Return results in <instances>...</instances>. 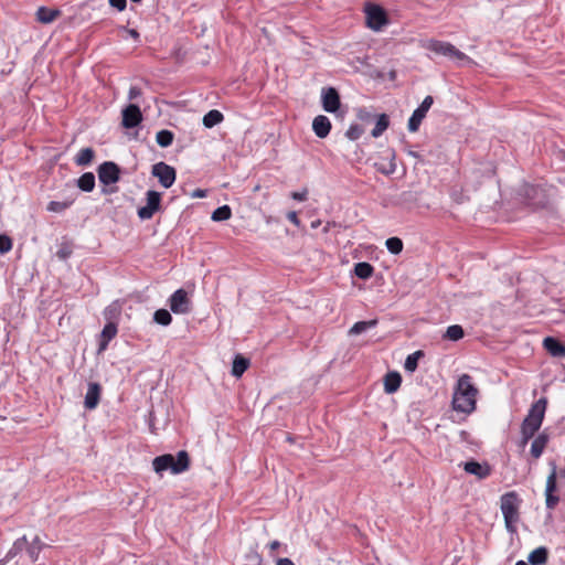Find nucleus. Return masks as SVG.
I'll return each mask as SVG.
<instances>
[{
	"mask_svg": "<svg viewBox=\"0 0 565 565\" xmlns=\"http://www.w3.org/2000/svg\"><path fill=\"white\" fill-rule=\"evenodd\" d=\"M477 395L478 388L475 386L472 377L469 374H462L454 391L452 408L456 412L471 414L476 409Z\"/></svg>",
	"mask_w": 565,
	"mask_h": 565,
	"instance_id": "f257e3e1",
	"label": "nucleus"
},
{
	"mask_svg": "<svg viewBox=\"0 0 565 565\" xmlns=\"http://www.w3.org/2000/svg\"><path fill=\"white\" fill-rule=\"evenodd\" d=\"M190 467V457L185 450H180L174 457L171 454H164L152 460V468L158 475L169 470L173 475L186 471Z\"/></svg>",
	"mask_w": 565,
	"mask_h": 565,
	"instance_id": "f03ea898",
	"label": "nucleus"
},
{
	"mask_svg": "<svg viewBox=\"0 0 565 565\" xmlns=\"http://www.w3.org/2000/svg\"><path fill=\"white\" fill-rule=\"evenodd\" d=\"M423 47L437 55H443L450 60L457 61V64L460 66L466 64H473L471 57L459 51L449 42L430 39L424 42Z\"/></svg>",
	"mask_w": 565,
	"mask_h": 565,
	"instance_id": "7ed1b4c3",
	"label": "nucleus"
},
{
	"mask_svg": "<svg viewBox=\"0 0 565 565\" xmlns=\"http://www.w3.org/2000/svg\"><path fill=\"white\" fill-rule=\"evenodd\" d=\"M500 502V508L504 518L505 526L508 531L514 532V524L519 521L520 499L516 492L511 491L501 495Z\"/></svg>",
	"mask_w": 565,
	"mask_h": 565,
	"instance_id": "20e7f679",
	"label": "nucleus"
},
{
	"mask_svg": "<svg viewBox=\"0 0 565 565\" xmlns=\"http://www.w3.org/2000/svg\"><path fill=\"white\" fill-rule=\"evenodd\" d=\"M546 405L547 401L545 397H542L537 399L534 404H532L521 426L537 431L542 426L546 411Z\"/></svg>",
	"mask_w": 565,
	"mask_h": 565,
	"instance_id": "39448f33",
	"label": "nucleus"
},
{
	"mask_svg": "<svg viewBox=\"0 0 565 565\" xmlns=\"http://www.w3.org/2000/svg\"><path fill=\"white\" fill-rule=\"evenodd\" d=\"M364 12L366 18V25L374 31H380L385 24L388 23L385 10L377 4H366Z\"/></svg>",
	"mask_w": 565,
	"mask_h": 565,
	"instance_id": "423d86ee",
	"label": "nucleus"
},
{
	"mask_svg": "<svg viewBox=\"0 0 565 565\" xmlns=\"http://www.w3.org/2000/svg\"><path fill=\"white\" fill-rule=\"evenodd\" d=\"M151 173L158 178L159 183L169 189L173 185L177 178L175 169L166 162H158L152 166Z\"/></svg>",
	"mask_w": 565,
	"mask_h": 565,
	"instance_id": "0eeeda50",
	"label": "nucleus"
},
{
	"mask_svg": "<svg viewBox=\"0 0 565 565\" xmlns=\"http://www.w3.org/2000/svg\"><path fill=\"white\" fill-rule=\"evenodd\" d=\"M147 204L138 209V216L141 220H150L156 212L159 211L161 204V194L157 191L149 190L146 193Z\"/></svg>",
	"mask_w": 565,
	"mask_h": 565,
	"instance_id": "6e6552de",
	"label": "nucleus"
},
{
	"mask_svg": "<svg viewBox=\"0 0 565 565\" xmlns=\"http://www.w3.org/2000/svg\"><path fill=\"white\" fill-rule=\"evenodd\" d=\"M98 179L100 183L110 185L119 181L120 169L113 161H105L98 167Z\"/></svg>",
	"mask_w": 565,
	"mask_h": 565,
	"instance_id": "1a4fd4ad",
	"label": "nucleus"
},
{
	"mask_svg": "<svg viewBox=\"0 0 565 565\" xmlns=\"http://www.w3.org/2000/svg\"><path fill=\"white\" fill-rule=\"evenodd\" d=\"M190 303L188 292L182 288L175 290L169 298V307L177 315L188 313Z\"/></svg>",
	"mask_w": 565,
	"mask_h": 565,
	"instance_id": "9d476101",
	"label": "nucleus"
},
{
	"mask_svg": "<svg viewBox=\"0 0 565 565\" xmlns=\"http://www.w3.org/2000/svg\"><path fill=\"white\" fill-rule=\"evenodd\" d=\"M556 479H557L556 466H555V463H552V471L547 477L546 488H545V503H546V508L550 510H553L559 501L558 495L554 494V492L556 491V487H557Z\"/></svg>",
	"mask_w": 565,
	"mask_h": 565,
	"instance_id": "9b49d317",
	"label": "nucleus"
},
{
	"mask_svg": "<svg viewBox=\"0 0 565 565\" xmlns=\"http://www.w3.org/2000/svg\"><path fill=\"white\" fill-rule=\"evenodd\" d=\"M520 195L531 206L541 205L544 201L543 190L539 185L524 183L520 189Z\"/></svg>",
	"mask_w": 565,
	"mask_h": 565,
	"instance_id": "f8f14e48",
	"label": "nucleus"
},
{
	"mask_svg": "<svg viewBox=\"0 0 565 565\" xmlns=\"http://www.w3.org/2000/svg\"><path fill=\"white\" fill-rule=\"evenodd\" d=\"M322 107L328 113H335L341 105L340 96L334 87H327L321 93Z\"/></svg>",
	"mask_w": 565,
	"mask_h": 565,
	"instance_id": "ddd939ff",
	"label": "nucleus"
},
{
	"mask_svg": "<svg viewBox=\"0 0 565 565\" xmlns=\"http://www.w3.org/2000/svg\"><path fill=\"white\" fill-rule=\"evenodd\" d=\"M141 120L142 115L139 106L130 104L122 110V126L125 128H135L141 122Z\"/></svg>",
	"mask_w": 565,
	"mask_h": 565,
	"instance_id": "4468645a",
	"label": "nucleus"
},
{
	"mask_svg": "<svg viewBox=\"0 0 565 565\" xmlns=\"http://www.w3.org/2000/svg\"><path fill=\"white\" fill-rule=\"evenodd\" d=\"M118 332L117 323L115 321H108L100 333L98 352H103L107 349L108 343L116 337Z\"/></svg>",
	"mask_w": 565,
	"mask_h": 565,
	"instance_id": "2eb2a0df",
	"label": "nucleus"
},
{
	"mask_svg": "<svg viewBox=\"0 0 565 565\" xmlns=\"http://www.w3.org/2000/svg\"><path fill=\"white\" fill-rule=\"evenodd\" d=\"M102 387L98 383L90 382L85 395L84 405L87 409L97 407L100 399Z\"/></svg>",
	"mask_w": 565,
	"mask_h": 565,
	"instance_id": "dca6fc26",
	"label": "nucleus"
},
{
	"mask_svg": "<svg viewBox=\"0 0 565 565\" xmlns=\"http://www.w3.org/2000/svg\"><path fill=\"white\" fill-rule=\"evenodd\" d=\"M463 470L467 473L473 475L479 479H486L491 473V468L487 463H480L475 460H470L463 463Z\"/></svg>",
	"mask_w": 565,
	"mask_h": 565,
	"instance_id": "f3484780",
	"label": "nucleus"
},
{
	"mask_svg": "<svg viewBox=\"0 0 565 565\" xmlns=\"http://www.w3.org/2000/svg\"><path fill=\"white\" fill-rule=\"evenodd\" d=\"M312 130L317 137L326 138L331 130L330 119L324 115H319L315 117L312 121Z\"/></svg>",
	"mask_w": 565,
	"mask_h": 565,
	"instance_id": "a211bd4d",
	"label": "nucleus"
},
{
	"mask_svg": "<svg viewBox=\"0 0 565 565\" xmlns=\"http://www.w3.org/2000/svg\"><path fill=\"white\" fill-rule=\"evenodd\" d=\"M548 440L550 437L545 431L539 434L534 438L531 445V455L533 458L539 459L542 456L546 445L548 444Z\"/></svg>",
	"mask_w": 565,
	"mask_h": 565,
	"instance_id": "6ab92c4d",
	"label": "nucleus"
},
{
	"mask_svg": "<svg viewBox=\"0 0 565 565\" xmlns=\"http://www.w3.org/2000/svg\"><path fill=\"white\" fill-rule=\"evenodd\" d=\"M402 383V376L397 372H390L384 377V391L387 394L395 393Z\"/></svg>",
	"mask_w": 565,
	"mask_h": 565,
	"instance_id": "aec40b11",
	"label": "nucleus"
},
{
	"mask_svg": "<svg viewBox=\"0 0 565 565\" xmlns=\"http://www.w3.org/2000/svg\"><path fill=\"white\" fill-rule=\"evenodd\" d=\"M548 559V550L540 546L533 550L527 556V563L531 565H545Z\"/></svg>",
	"mask_w": 565,
	"mask_h": 565,
	"instance_id": "412c9836",
	"label": "nucleus"
},
{
	"mask_svg": "<svg viewBox=\"0 0 565 565\" xmlns=\"http://www.w3.org/2000/svg\"><path fill=\"white\" fill-rule=\"evenodd\" d=\"M543 344L546 351L551 353L553 356L565 355V345H563L557 339L546 337L543 341Z\"/></svg>",
	"mask_w": 565,
	"mask_h": 565,
	"instance_id": "4be33fe9",
	"label": "nucleus"
},
{
	"mask_svg": "<svg viewBox=\"0 0 565 565\" xmlns=\"http://www.w3.org/2000/svg\"><path fill=\"white\" fill-rule=\"evenodd\" d=\"M35 15L39 22L49 24L52 23L60 15V10L40 7L36 10Z\"/></svg>",
	"mask_w": 565,
	"mask_h": 565,
	"instance_id": "5701e85b",
	"label": "nucleus"
},
{
	"mask_svg": "<svg viewBox=\"0 0 565 565\" xmlns=\"http://www.w3.org/2000/svg\"><path fill=\"white\" fill-rule=\"evenodd\" d=\"M249 364L250 362L247 358L241 354H236L233 360L232 375L235 377H241L244 374V372L248 369Z\"/></svg>",
	"mask_w": 565,
	"mask_h": 565,
	"instance_id": "b1692460",
	"label": "nucleus"
},
{
	"mask_svg": "<svg viewBox=\"0 0 565 565\" xmlns=\"http://www.w3.org/2000/svg\"><path fill=\"white\" fill-rule=\"evenodd\" d=\"M95 151L92 148H83L77 152L74 161L78 167H86L93 161Z\"/></svg>",
	"mask_w": 565,
	"mask_h": 565,
	"instance_id": "393cba45",
	"label": "nucleus"
},
{
	"mask_svg": "<svg viewBox=\"0 0 565 565\" xmlns=\"http://www.w3.org/2000/svg\"><path fill=\"white\" fill-rule=\"evenodd\" d=\"M224 119L223 114L217 109H212L207 111L203 117V125L206 128H212L218 124H221Z\"/></svg>",
	"mask_w": 565,
	"mask_h": 565,
	"instance_id": "a878e982",
	"label": "nucleus"
},
{
	"mask_svg": "<svg viewBox=\"0 0 565 565\" xmlns=\"http://www.w3.org/2000/svg\"><path fill=\"white\" fill-rule=\"evenodd\" d=\"M77 186L84 192H90L95 188V175L92 172H85L77 179Z\"/></svg>",
	"mask_w": 565,
	"mask_h": 565,
	"instance_id": "bb28decb",
	"label": "nucleus"
},
{
	"mask_svg": "<svg viewBox=\"0 0 565 565\" xmlns=\"http://www.w3.org/2000/svg\"><path fill=\"white\" fill-rule=\"evenodd\" d=\"M390 119L386 114H381L376 118L375 127L371 131L372 137L379 138L388 128Z\"/></svg>",
	"mask_w": 565,
	"mask_h": 565,
	"instance_id": "cd10ccee",
	"label": "nucleus"
},
{
	"mask_svg": "<svg viewBox=\"0 0 565 565\" xmlns=\"http://www.w3.org/2000/svg\"><path fill=\"white\" fill-rule=\"evenodd\" d=\"M376 324H377L376 319L369 320V321H358L351 327V329L349 330V334L356 335V334L363 333V332L376 327Z\"/></svg>",
	"mask_w": 565,
	"mask_h": 565,
	"instance_id": "c85d7f7f",
	"label": "nucleus"
},
{
	"mask_svg": "<svg viewBox=\"0 0 565 565\" xmlns=\"http://www.w3.org/2000/svg\"><path fill=\"white\" fill-rule=\"evenodd\" d=\"M44 547V544L41 542L39 536H35L31 543L26 545V553L32 562H36L40 555V552Z\"/></svg>",
	"mask_w": 565,
	"mask_h": 565,
	"instance_id": "c756f323",
	"label": "nucleus"
},
{
	"mask_svg": "<svg viewBox=\"0 0 565 565\" xmlns=\"http://www.w3.org/2000/svg\"><path fill=\"white\" fill-rule=\"evenodd\" d=\"M425 117H426V114L424 111L419 110L418 108H416L408 119V124H407L408 130L411 132H416L419 129L420 124Z\"/></svg>",
	"mask_w": 565,
	"mask_h": 565,
	"instance_id": "7c9ffc66",
	"label": "nucleus"
},
{
	"mask_svg": "<svg viewBox=\"0 0 565 565\" xmlns=\"http://www.w3.org/2000/svg\"><path fill=\"white\" fill-rule=\"evenodd\" d=\"M374 273V267L366 262L355 264L354 274L361 279H369Z\"/></svg>",
	"mask_w": 565,
	"mask_h": 565,
	"instance_id": "2f4dec72",
	"label": "nucleus"
},
{
	"mask_svg": "<svg viewBox=\"0 0 565 565\" xmlns=\"http://www.w3.org/2000/svg\"><path fill=\"white\" fill-rule=\"evenodd\" d=\"M173 139H174L173 132L168 129H162V130L158 131L156 135V141L162 148L170 147L173 142Z\"/></svg>",
	"mask_w": 565,
	"mask_h": 565,
	"instance_id": "473e14b6",
	"label": "nucleus"
},
{
	"mask_svg": "<svg viewBox=\"0 0 565 565\" xmlns=\"http://www.w3.org/2000/svg\"><path fill=\"white\" fill-rule=\"evenodd\" d=\"M424 356L423 351H415L414 353L409 354L404 363V369L406 372L413 373L416 371L418 366V361L420 358Z\"/></svg>",
	"mask_w": 565,
	"mask_h": 565,
	"instance_id": "72a5a7b5",
	"label": "nucleus"
},
{
	"mask_svg": "<svg viewBox=\"0 0 565 565\" xmlns=\"http://www.w3.org/2000/svg\"><path fill=\"white\" fill-rule=\"evenodd\" d=\"M232 216V210L228 205H222L213 211L211 218L214 222H223L230 220Z\"/></svg>",
	"mask_w": 565,
	"mask_h": 565,
	"instance_id": "f704fd0d",
	"label": "nucleus"
},
{
	"mask_svg": "<svg viewBox=\"0 0 565 565\" xmlns=\"http://www.w3.org/2000/svg\"><path fill=\"white\" fill-rule=\"evenodd\" d=\"M465 335L463 329L459 324L449 326L446 330L445 337L451 341H458Z\"/></svg>",
	"mask_w": 565,
	"mask_h": 565,
	"instance_id": "c9c22d12",
	"label": "nucleus"
},
{
	"mask_svg": "<svg viewBox=\"0 0 565 565\" xmlns=\"http://www.w3.org/2000/svg\"><path fill=\"white\" fill-rule=\"evenodd\" d=\"M153 320L161 326H169L172 321L171 313L167 309H158L153 315Z\"/></svg>",
	"mask_w": 565,
	"mask_h": 565,
	"instance_id": "e433bc0d",
	"label": "nucleus"
},
{
	"mask_svg": "<svg viewBox=\"0 0 565 565\" xmlns=\"http://www.w3.org/2000/svg\"><path fill=\"white\" fill-rule=\"evenodd\" d=\"M386 248L390 253L397 255L403 250V242L398 237H390L385 242Z\"/></svg>",
	"mask_w": 565,
	"mask_h": 565,
	"instance_id": "4c0bfd02",
	"label": "nucleus"
},
{
	"mask_svg": "<svg viewBox=\"0 0 565 565\" xmlns=\"http://www.w3.org/2000/svg\"><path fill=\"white\" fill-rule=\"evenodd\" d=\"M120 308L117 303H111L104 310V317L108 321H115V319L119 316Z\"/></svg>",
	"mask_w": 565,
	"mask_h": 565,
	"instance_id": "58836bf2",
	"label": "nucleus"
},
{
	"mask_svg": "<svg viewBox=\"0 0 565 565\" xmlns=\"http://www.w3.org/2000/svg\"><path fill=\"white\" fill-rule=\"evenodd\" d=\"M364 132V129L360 125H351L345 132V136L350 140H358Z\"/></svg>",
	"mask_w": 565,
	"mask_h": 565,
	"instance_id": "ea45409f",
	"label": "nucleus"
},
{
	"mask_svg": "<svg viewBox=\"0 0 565 565\" xmlns=\"http://www.w3.org/2000/svg\"><path fill=\"white\" fill-rule=\"evenodd\" d=\"M71 205V203L68 202H60V201H51L49 204H47V211L50 212H54V213H62L63 211H65L68 206Z\"/></svg>",
	"mask_w": 565,
	"mask_h": 565,
	"instance_id": "a19ab883",
	"label": "nucleus"
},
{
	"mask_svg": "<svg viewBox=\"0 0 565 565\" xmlns=\"http://www.w3.org/2000/svg\"><path fill=\"white\" fill-rule=\"evenodd\" d=\"M537 431L521 426V441L520 445L525 447L526 444L535 436Z\"/></svg>",
	"mask_w": 565,
	"mask_h": 565,
	"instance_id": "79ce46f5",
	"label": "nucleus"
},
{
	"mask_svg": "<svg viewBox=\"0 0 565 565\" xmlns=\"http://www.w3.org/2000/svg\"><path fill=\"white\" fill-rule=\"evenodd\" d=\"M12 248V241L8 235H0V254H6Z\"/></svg>",
	"mask_w": 565,
	"mask_h": 565,
	"instance_id": "37998d69",
	"label": "nucleus"
},
{
	"mask_svg": "<svg viewBox=\"0 0 565 565\" xmlns=\"http://www.w3.org/2000/svg\"><path fill=\"white\" fill-rule=\"evenodd\" d=\"M434 103V99L430 95L426 96L424 98V100L422 102V104L417 107L419 110L424 111L426 115L429 110V108L431 107Z\"/></svg>",
	"mask_w": 565,
	"mask_h": 565,
	"instance_id": "c03bdc74",
	"label": "nucleus"
},
{
	"mask_svg": "<svg viewBox=\"0 0 565 565\" xmlns=\"http://www.w3.org/2000/svg\"><path fill=\"white\" fill-rule=\"evenodd\" d=\"M375 167H376V170H377L379 172H381V173H383V174H385V175H390V174L394 173V172H395V170H396V164L393 162V160L391 161V163H390V167H388V168H386V167H382V166H380V164H375Z\"/></svg>",
	"mask_w": 565,
	"mask_h": 565,
	"instance_id": "a18cd8bd",
	"label": "nucleus"
},
{
	"mask_svg": "<svg viewBox=\"0 0 565 565\" xmlns=\"http://www.w3.org/2000/svg\"><path fill=\"white\" fill-rule=\"evenodd\" d=\"M291 199L303 202L308 199V190L302 189L301 191H296L290 193Z\"/></svg>",
	"mask_w": 565,
	"mask_h": 565,
	"instance_id": "49530a36",
	"label": "nucleus"
},
{
	"mask_svg": "<svg viewBox=\"0 0 565 565\" xmlns=\"http://www.w3.org/2000/svg\"><path fill=\"white\" fill-rule=\"evenodd\" d=\"M28 541L25 536L19 537L14 541L13 547L21 553L24 548L26 550Z\"/></svg>",
	"mask_w": 565,
	"mask_h": 565,
	"instance_id": "de8ad7c7",
	"label": "nucleus"
},
{
	"mask_svg": "<svg viewBox=\"0 0 565 565\" xmlns=\"http://www.w3.org/2000/svg\"><path fill=\"white\" fill-rule=\"evenodd\" d=\"M287 218H288L289 222H291L297 227H299L301 225V222H300L296 211L288 212L287 213Z\"/></svg>",
	"mask_w": 565,
	"mask_h": 565,
	"instance_id": "09e8293b",
	"label": "nucleus"
},
{
	"mask_svg": "<svg viewBox=\"0 0 565 565\" xmlns=\"http://www.w3.org/2000/svg\"><path fill=\"white\" fill-rule=\"evenodd\" d=\"M109 4L118 11H122L126 8L127 0H109Z\"/></svg>",
	"mask_w": 565,
	"mask_h": 565,
	"instance_id": "8fccbe9b",
	"label": "nucleus"
},
{
	"mask_svg": "<svg viewBox=\"0 0 565 565\" xmlns=\"http://www.w3.org/2000/svg\"><path fill=\"white\" fill-rule=\"evenodd\" d=\"M358 117L363 121H367L372 118V114L367 109L361 108L358 111Z\"/></svg>",
	"mask_w": 565,
	"mask_h": 565,
	"instance_id": "3c124183",
	"label": "nucleus"
},
{
	"mask_svg": "<svg viewBox=\"0 0 565 565\" xmlns=\"http://www.w3.org/2000/svg\"><path fill=\"white\" fill-rule=\"evenodd\" d=\"M141 95V89L137 86H131L128 92L129 99H136Z\"/></svg>",
	"mask_w": 565,
	"mask_h": 565,
	"instance_id": "603ef678",
	"label": "nucleus"
},
{
	"mask_svg": "<svg viewBox=\"0 0 565 565\" xmlns=\"http://www.w3.org/2000/svg\"><path fill=\"white\" fill-rule=\"evenodd\" d=\"M71 255V250L67 247H62L57 250V257L60 259H67Z\"/></svg>",
	"mask_w": 565,
	"mask_h": 565,
	"instance_id": "864d4df0",
	"label": "nucleus"
},
{
	"mask_svg": "<svg viewBox=\"0 0 565 565\" xmlns=\"http://www.w3.org/2000/svg\"><path fill=\"white\" fill-rule=\"evenodd\" d=\"M18 551L12 546L8 553L6 554V556L3 557V559H7V563L9 561H11L12 558H14L17 555H18Z\"/></svg>",
	"mask_w": 565,
	"mask_h": 565,
	"instance_id": "5fc2aeb1",
	"label": "nucleus"
},
{
	"mask_svg": "<svg viewBox=\"0 0 565 565\" xmlns=\"http://www.w3.org/2000/svg\"><path fill=\"white\" fill-rule=\"evenodd\" d=\"M191 196L192 198H199V199L205 198L206 196V190L196 189L195 191H193Z\"/></svg>",
	"mask_w": 565,
	"mask_h": 565,
	"instance_id": "6e6d98bb",
	"label": "nucleus"
},
{
	"mask_svg": "<svg viewBox=\"0 0 565 565\" xmlns=\"http://www.w3.org/2000/svg\"><path fill=\"white\" fill-rule=\"evenodd\" d=\"M280 542L275 540V541H271L269 544H268V547L270 550V552H275L276 550H278L280 547Z\"/></svg>",
	"mask_w": 565,
	"mask_h": 565,
	"instance_id": "4d7b16f0",
	"label": "nucleus"
},
{
	"mask_svg": "<svg viewBox=\"0 0 565 565\" xmlns=\"http://www.w3.org/2000/svg\"><path fill=\"white\" fill-rule=\"evenodd\" d=\"M276 565H295L290 558H278Z\"/></svg>",
	"mask_w": 565,
	"mask_h": 565,
	"instance_id": "13d9d810",
	"label": "nucleus"
},
{
	"mask_svg": "<svg viewBox=\"0 0 565 565\" xmlns=\"http://www.w3.org/2000/svg\"><path fill=\"white\" fill-rule=\"evenodd\" d=\"M128 33H129V35H130L132 39H135V40H139V36H140V35H139V33H138V31H137V30H135V29H129V30H128Z\"/></svg>",
	"mask_w": 565,
	"mask_h": 565,
	"instance_id": "bf43d9fd",
	"label": "nucleus"
},
{
	"mask_svg": "<svg viewBox=\"0 0 565 565\" xmlns=\"http://www.w3.org/2000/svg\"><path fill=\"white\" fill-rule=\"evenodd\" d=\"M320 225V221H315L311 223L312 228H317Z\"/></svg>",
	"mask_w": 565,
	"mask_h": 565,
	"instance_id": "052dcab7",
	"label": "nucleus"
},
{
	"mask_svg": "<svg viewBox=\"0 0 565 565\" xmlns=\"http://www.w3.org/2000/svg\"><path fill=\"white\" fill-rule=\"evenodd\" d=\"M515 565H529V563L524 562V561H518L515 563Z\"/></svg>",
	"mask_w": 565,
	"mask_h": 565,
	"instance_id": "680f3d73",
	"label": "nucleus"
},
{
	"mask_svg": "<svg viewBox=\"0 0 565 565\" xmlns=\"http://www.w3.org/2000/svg\"><path fill=\"white\" fill-rule=\"evenodd\" d=\"M7 564V559H0V565H6Z\"/></svg>",
	"mask_w": 565,
	"mask_h": 565,
	"instance_id": "e2e57ef3",
	"label": "nucleus"
}]
</instances>
